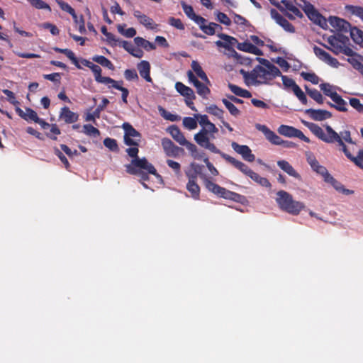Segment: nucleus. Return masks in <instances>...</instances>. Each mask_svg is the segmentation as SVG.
<instances>
[{
  "label": "nucleus",
  "mask_w": 363,
  "mask_h": 363,
  "mask_svg": "<svg viewBox=\"0 0 363 363\" xmlns=\"http://www.w3.org/2000/svg\"><path fill=\"white\" fill-rule=\"evenodd\" d=\"M124 130V142L128 146H133L126 149L127 154L133 159L130 164H126V172L130 174L138 176L142 180L148 179V174L155 176L160 183H162V177L157 174L156 169L145 157H138L139 150L138 146L141 140L140 133L130 123H124L122 125Z\"/></svg>",
  "instance_id": "1"
},
{
  "label": "nucleus",
  "mask_w": 363,
  "mask_h": 363,
  "mask_svg": "<svg viewBox=\"0 0 363 363\" xmlns=\"http://www.w3.org/2000/svg\"><path fill=\"white\" fill-rule=\"evenodd\" d=\"M240 72L246 84L253 86L269 84L270 81L281 75L280 70L276 66L263 67L261 65H257L251 72L242 69Z\"/></svg>",
  "instance_id": "2"
},
{
  "label": "nucleus",
  "mask_w": 363,
  "mask_h": 363,
  "mask_svg": "<svg viewBox=\"0 0 363 363\" xmlns=\"http://www.w3.org/2000/svg\"><path fill=\"white\" fill-rule=\"evenodd\" d=\"M302 123L306 127H307L318 139L326 143H337L342 148L344 147L345 143H342L339 138V134L335 132L331 126L328 125H325V130H323L318 125L302 121Z\"/></svg>",
  "instance_id": "3"
},
{
  "label": "nucleus",
  "mask_w": 363,
  "mask_h": 363,
  "mask_svg": "<svg viewBox=\"0 0 363 363\" xmlns=\"http://www.w3.org/2000/svg\"><path fill=\"white\" fill-rule=\"evenodd\" d=\"M218 131V130L216 125L210 121L207 125L203 127L199 133L194 135V140L199 146L207 149L213 153L220 154L221 152L213 143L210 142L211 139H215L216 137L214 134L217 133Z\"/></svg>",
  "instance_id": "4"
},
{
  "label": "nucleus",
  "mask_w": 363,
  "mask_h": 363,
  "mask_svg": "<svg viewBox=\"0 0 363 363\" xmlns=\"http://www.w3.org/2000/svg\"><path fill=\"white\" fill-rule=\"evenodd\" d=\"M276 201L281 210L294 216L298 215L306 207L303 202L294 200L289 193L284 190L277 193Z\"/></svg>",
  "instance_id": "5"
},
{
  "label": "nucleus",
  "mask_w": 363,
  "mask_h": 363,
  "mask_svg": "<svg viewBox=\"0 0 363 363\" xmlns=\"http://www.w3.org/2000/svg\"><path fill=\"white\" fill-rule=\"evenodd\" d=\"M327 42L329 46L325 44H323V45L335 55L343 53L348 57H352L354 55V51L348 46L349 38L344 35L337 34L330 35L327 38Z\"/></svg>",
  "instance_id": "6"
},
{
  "label": "nucleus",
  "mask_w": 363,
  "mask_h": 363,
  "mask_svg": "<svg viewBox=\"0 0 363 363\" xmlns=\"http://www.w3.org/2000/svg\"><path fill=\"white\" fill-rule=\"evenodd\" d=\"M294 1L296 6L301 8L315 24L323 28L327 26V20L315 10L311 3L306 0H294Z\"/></svg>",
  "instance_id": "7"
},
{
  "label": "nucleus",
  "mask_w": 363,
  "mask_h": 363,
  "mask_svg": "<svg viewBox=\"0 0 363 363\" xmlns=\"http://www.w3.org/2000/svg\"><path fill=\"white\" fill-rule=\"evenodd\" d=\"M274 5L290 19H295L296 17H303V13L294 4V1L282 0L280 3L274 4Z\"/></svg>",
  "instance_id": "8"
},
{
  "label": "nucleus",
  "mask_w": 363,
  "mask_h": 363,
  "mask_svg": "<svg viewBox=\"0 0 363 363\" xmlns=\"http://www.w3.org/2000/svg\"><path fill=\"white\" fill-rule=\"evenodd\" d=\"M204 184L206 188L214 194L226 199H235L238 194L233 193L226 189L210 181L208 179H204Z\"/></svg>",
  "instance_id": "9"
},
{
  "label": "nucleus",
  "mask_w": 363,
  "mask_h": 363,
  "mask_svg": "<svg viewBox=\"0 0 363 363\" xmlns=\"http://www.w3.org/2000/svg\"><path fill=\"white\" fill-rule=\"evenodd\" d=\"M279 134L289 138H298L306 143H310V139L305 136L304 134L298 129L292 126L281 125L278 128Z\"/></svg>",
  "instance_id": "10"
},
{
  "label": "nucleus",
  "mask_w": 363,
  "mask_h": 363,
  "mask_svg": "<svg viewBox=\"0 0 363 363\" xmlns=\"http://www.w3.org/2000/svg\"><path fill=\"white\" fill-rule=\"evenodd\" d=\"M328 21L333 28L339 32L350 33L352 28L349 22L337 16H330Z\"/></svg>",
  "instance_id": "11"
},
{
  "label": "nucleus",
  "mask_w": 363,
  "mask_h": 363,
  "mask_svg": "<svg viewBox=\"0 0 363 363\" xmlns=\"http://www.w3.org/2000/svg\"><path fill=\"white\" fill-rule=\"evenodd\" d=\"M313 49L315 56L318 58H319V60L325 62L328 65L335 68H337L338 66L340 65V63L337 61V60L333 57L329 53L325 52L324 50L318 48L316 45H315Z\"/></svg>",
  "instance_id": "12"
},
{
  "label": "nucleus",
  "mask_w": 363,
  "mask_h": 363,
  "mask_svg": "<svg viewBox=\"0 0 363 363\" xmlns=\"http://www.w3.org/2000/svg\"><path fill=\"white\" fill-rule=\"evenodd\" d=\"M257 130L261 131L265 138L272 144L279 145L284 144V140L277 135L274 132L272 131L267 125L262 124H256Z\"/></svg>",
  "instance_id": "13"
},
{
  "label": "nucleus",
  "mask_w": 363,
  "mask_h": 363,
  "mask_svg": "<svg viewBox=\"0 0 363 363\" xmlns=\"http://www.w3.org/2000/svg\"><path fill=\"white\" fill-rule=\"evenodd\" d=\"M162 146L168 157H176L184 152V150L177 145L169 138L162 140Z\"/></svg>",
  "instance_id": "14"
},
{
  "label": "nucleus",
  "mask_w": 363,
  "mask_h": 363,
  "mask_svg": "<svg viewBox=\"0 0 363 363\" xmlns=\"http://www.w3.org/2000/svg\"><path fill=\"white\" fill-rule=\"evenodd\" d=\"M306 160L311 166V169L317 174L321 175L323 179H325L330 174L325 167L320 164L318 161L311 152L306 153Z\"/></svg>",
  "instance_id": "15"
},
{
  "label": "nucleus",
  "mask_w": 363,
  "mask_h": 363,
  "mask_svg": "<svg viewBox=\"0 0 363 363\" xmlns=\"http://www.w3.org/2000/svg\"><path fill=\"white\" fill-rule=\"evenodd\" d=\"M231 147L234 151L240 155L245 161L252 162L255 160V155L252 153L251 149L247 145H239L235 142H233Z\"/></svg>",
  "instance_id": "16"
},
{
  "label": "nucleus",
  "mask_w": 363,
  "mask_h": 363,
  "mask_svg": "<svg viewBox=\"0 0 363 363\" xmlns=\"http://www.w3.org/2000/svg\"><path fill=\"white\" fill-rule=\"evenodd\" d=\"M271 17L276 21L277 24L283 28L284 30L289 33H294L295 28L294 26L278 13L276 9H272L270 11Z\"/></svg>",
  "instance_id": "17"
},
{
  "label": "nucleus",
  "mask_w": 363,
  "mask_h": 363,
  "mask_svg": "<svg viewBox=\"0 0 363 363\" xmlns=\"http://www.w3.org/2000/svg\"><path fill=\"white\" fill-rule=\"evenodd\" d=\"M220 155L227 162L232 164L235 168L239 169L240 172H242L243 174L248 176L249 177L253 172V171L251 169H250L245 163L242 162L241 161H239L235 159L234 157L223 152H220Z\"/></svg>",
  "instance_id": "18"
},
{
  "label": "nucleus",
  "mask_w": 363,
  "mask_h": 363,
  "mask_svg": "<svg viewBox=\"0 0 363 363\" xmlns=\"http://www.w3.org/2000/svg\"><path fill=\"white\" fill-rule=\"evenodd\" d=\"M306 113L314 121H322L330 118L332 113L326 110L309 108Z\"/></svg>",
  "instance_id": "19"
},
{
  "label": "nucleus",
  "mask_w": 363,
  "mask_h": 363,
  "mask_svg": "<svg viewBox=\"0 0 363 363\" xmlns=\"http://www.w3.org/2000/svg\"><path fill=\"white\" fill-rule=\"evenodd\" d=\"M189 182L186 184V189L191 194V196L194 199H199L200 195V187L196 184V175L188 174Z\"/></svg>",
  "instance_id": "20"
},
{
  "label": "nucleus",
  "mask_w": 363,
  "mask_h": 363,
  "mask_svg": "<svg viewBox=\"0 0 363 363\" xmlns=\"http://www.w3.org/2000/svg\"><path fill=\"white\" fill-rule=\"evenodd\" d=\"M59 117L66 123H73L78 120L79 116L77 113L70 111L67 106H64L61 108Z\"/></svg>",
  "instance_id": "21"
},
{
  "label": "nucleus",
  "mask_w": 363,
  "mask_h": 363,
  "mask_svg": "<svg viewBox=\"0 0 363 363\" xmlns=\"http://www.w3.org/2000/svg\"><path fill=\"white\" fill-rule=\"evenodd\" d=\"M133 15L138 18L139 22L148 29L156 28L157 25L154 23L153 20L145 14H143L139 11H135Z\"/></svg>",
  "instance_id": "22"
},
{
  "label": "nucleus",
  "mask_w": 363,
  "mask_h": 363,
  "mask_svg": "<svg viewBox=\"0 0 363 363\" xmlns=\"http://www.w3.org/2000/svg\"><path fill=\"white\" fill-rule=\"evenodd\" d=\"M277 165L289 176L298 180L301 179V175L294 169V168L286 160H279Z\"/></svg>",
  "instance_id": "23"
},
{
  "label": "nucleus",
  "mask_w": 363,
  "mask_h": 363,
  "mask_svg": "<svg viewBox=\"0 0 363 363\" xmlns=\"http://www.w3.org/2000/svg\"><path fill=\"white\" fill-rule=\"evenodd\" d=\"M138 69L139 71L140 75L144 78L147 82H151L152 78L150 75V65L146 60L141 61L138 65Z\"/></svg>",
  "instance_id": "24"
},
{
  "label": "nucleus",
  "mask_w": 363,
  "mask_h": 363,
  "mask_svg": "<svg viewBox=\"0 0 363 363\" xmlns=\"http://www.w3.org/2000/svg\"><path fill=\"white\" fill-rule=\"evenodd\" d=\"M219 37L223 40L222 41L221 40L216 41V45L218 47L224 48L225 49L229 48H233V46H234L235 45V43L238 42L235 38L229 36L225 34H220V35H219Z\"/></svg>",
  "instance_id": "25"
},
{
  "label": "nucleus",
  "mask_w": 363,
  "mask_h": 363,
  "mask_svg": "<svg viewBox=\"0 0 363 363\" xmlns=\"http://www.w3.org/2000/svg\"><path fill=\"white\" fill-rule=\"evenodd\" d=\"M342 150L345 153V155L347 156L348 159H350L351 161H352L357 167L360 168H363V150H360L358 152L357 156L354 157L348 150L345 145L344 147L342 148Z\"/></svg>",
  "instance_id": "26"
},
{
  "label": "nucleus",
  "mask_w": 363,
  "mask_h": 363,
  "mask_svg": "<svg viewBox=\"0 0 363 363\" xmlns=\"http://www.w3.org/2000/svg\"><path fill=\"white\" fill-rule=\"evenodd\" d=\"M168 131L174 140H176L180 145L186 143V140L184 134L181 132L177 125H171L168 128Z\"/></svg>",
  "instance_id": "27"
},
{
  "label": "nucleus",
  "mask_w": 363,
  "mask_h": 363,
  "mask_svg": "<svg viewBox=\"0 0 363 363\" xmlns=\"http://www.w3.org/2000/svg\"><path fill=\"white\" fill-rule=\"evenodd\" d=\"M334 104L328 102V105L334 107L339 111L345 112L347 111V104L338 94L332 99Z\"/></svg>",
  "instance_id": "28"
},
{
  "label": "nucleus",
  "mask_w": 363,
  "mask_h": 363,
  "mask_svg": "<svg viewBox=\"0 0 363 363\" xmlns=\"http://www.w3.org/2000/svg\"><path fill=\"white\" fill-rule=\"evenodd\" d=\"M191 67L192 70L195 72L196 76L199 77L203 82H204L207 84H211V82L205 73V72L203 70L202 67L199 65V63L196 61L193 60L191 64Z\"/></svg>",
  "instance_id": "29"
},
{
  "label": "nucleus",
  "mask_w": 363,
  "mask_h": 363,
  "mask_svg": "<svg viewBox=\"0 0 363 363\" xmlns=\"http://www.w3.org/2000/svg\"><path fill=\"white\" fill-rule=\"evenodd\" d=\"M237 48L240 50L255 54L258 56L262 55V52L260 49H259L255 45L248 42L238 43Z\"/></svg>",
  "instance_id": "30"
},
{
  "label": "nucleus",
  "mask_w": 363,
  "mask_h": 363,
  "mask_svg": "<svg viewBox=\"0 0 363 363\" xmlns=\"http://www.w3.org/2000/svg\"><path fill=\"white\" fill-rule=\"evenodd\" d=\"M175 89L178 93H179L182 96H183L184 98L186 97H191L192 98L194 96V91L190 87L186 86L183 83L178 82L175 84Z\"/></svg>",
  "instance_id": "31"
},
{
  "label": "nucleus",
  "mask_w": 363,
  "mask_h": 363,
  "mask_svg": "<svg viewBox=\"0 0 363 363\" xmlns=\"http://www.w3.org/2000/svg\"><path fill=\"white\" fill-rule=\"evenodd\" d=\"M209 85L210 84H207L204 82H201L199 81L194 85V86L196 89L197 94L200 96H201L203 99H207L211 92L210 89L208 88Z\"/></svg>",
  "instance_id": "32"
},
{
  "label": "nucleus",
  "mask_w": 363,
  "mask_h": 363,
  "mask_svg": "<svg viewBox=\"0 0 363 363\" xmlns=\"http://www.w3.org/2000/svg\"><path fill=\"white\" fill-rule=\"evenodd\" d=\"M54 50L57 52L65 55L77 67L81 68V65H79L77 58L75 57L74 53L71 50L67 48L62 49L59 48H55Z\"/></svg>",
  "instance_id": "33"
},
{
  "label": "nucleus",
  "mask_w": 363,
  "mask_h": 363,
  "mask_svg": "<svg viewBox=\"0 0 363 363\" xmlns=\"http://www.w3.org/2000/svg\"><path fill=\"white\" fill-rule=\"evenodd\" d=\"M350 33L353 41L363 48V31L353 27Z\"/></svg>",
  "instance_id": "34"
},
{
  "label": "nucleus",
  "mask_w": 363,
  "mask_h": 363,
  "mask_svg": "<svg viewBox=\"0 0 363 363\" xmlns=\"http://www.w3.org/2000/svg\"><path fill=\"white\" fill-rule=\"evenodd\" d=\"M319 86L324 94L329 96L331 99L337 94L335 87L329 83H322Z\"/></svg>",
  "instance_id": "35"
},
{
  "label": "nucleus",
  "mask_w": 363,
  "mask_h": 363,
  "mask_svg": "<svg viewBox=\"0 0 363 363\" xmlns=\"http://www.w3.org/2000/svg\"><path fill=\"white\" fill-rule=\"evenodd\" d=\"M134 42L138 46L143 48L147 51L152 50L156 48V46L154 43L141 37H135L134 38Z\"/></svg>",
  "instance_id": "36"
},
{
  "label": "nucleus",
  "mask_w": 363,
  "mask_h": 363,
  "mask_svg": "<svg viewBox=\"0 0 363 363\" xmlns=\"http://www.w3.org/2000/svg\"><path fill=\"white\" fill-rule=\"evenodd\" d=\"M307 94L318 104H322L324 102V98L321 93L315 89H309L307 86H305Z\"/></svg>",
  "instance_id": "37"
},
{
  "label": "nucleus",
  "mask_w": 363,
  "mask_h": 363,
  "mask_svg": "<svg viewBox=\"0 0 363 363\" xmlns=\"http://www.w3.org/2000/svg\"><path fill=\"white\" fill-rule=\"evenodd\" d=\"M92 60H94V62L99 63L101 66L106 67L111 70H113L114 69V66L112 64V62L108 59L105 57L104 56L95 55L92 57Z\"/></svg>",
  "instance_id": "38"
},
{
  "label": "nucleus",
  "mask_w": 363,
  "mask_h": 363,
  "mask_svg": "<svg viewBox=\"0 0 363 363\" xmlns=\"http://www.w3.org/2000/svg\"><path fill=\"white\" fill-rule=\"evenodd\" d=\"M250 177L254 182H255L256 183L259 184L262 186H264V187H267V188H270L271 187V184H270V182H269V180L267 178L261 177L260 175H259L258 174H257L255 172H253L252 173V174L250 175Z\"/></svg>",
  "instance_id": "39"
},
{
  "label": "nucleus",
  "mask_w": 363,
  "mask_h": 363,
  "mask_svg": "<svg viewBox=\"0 0 363 363\" xmlns=\"http://www.w3.org/2000/svg\"><path fill=\"white\" fill-rule=\"evenodd\" d=\"M206 110L208 113L215 116L220 121L223 119L224 111L216 105H211L206 107Z\"/></svg>",
  "instance_id": "40"
},
{
  "label": "nucleus",
  "mask_w": 363,
  "mask_h": 363,
  "mask_svg": "<svg viewBox=\"0 0 363 363\" xmlns=\"http://www.w3.org/2000/svg\"><path fill=\"white\" fill-rule=\"evenodd\" d=\"M33 7L37 9H45L51 11L50 6L42 0H26Z\"/></svg>",
  "instance_id": "41"
},
{
  "label": "nucleus",
  "mask_w": 363,
  "mask_h": 363,
  "mask_svg": "<svg viewBox=\"0 0 363 363\" xmlns=\"http://www.w3.org/2000/svg\"><path fill=\"white\" fill-rule=\"evenodd\" d=\"M182 123L186 129L190 130L197 128V119L195 117H184Z\"/></svg>",
  "instance_id": "42"
},
{
  "label": "nucleus",
  "mask_w": 363,
  "mask_h": 363,
  "mask_svg": "<svg viewBox=\"0 0 363 363\" xmlns=\"http://www.w3.org/2000/svg\"><path fill=\"white\" fill-rule=\"evenodd\" d=\"M55 1L62 11L69 13L73 18H77L75 11L73 8H72L71 6H69L67 3L64 2L62 0H55Z\"/></svg>",
  "instance_id": "43"
},
{
  "label": "nucleus",
  "mask_w": 363,
  "mask_h": 363,
  "mask_svg": "<svg viewBox=\"0 0 363 363\" xmlns=\"http://www.w3.org/2000/svg\"><path fill=\"white\" fill-rule=\"evenodd\" d=\"M301 76L303 77V79L306 81L310 82L313 84H318L320 82V78L313 72H302L301 73Z\"/></svg>",
  "instance_id": "44"
},
{
  "label": "nucleus",
  "mask_w": 363,
  "mask_h": 363,
  "mask_svg": "<svg viewBox=\"0 0 363 363\" xmlns=\"http://www.w3.org/2000/svg\"><path fill=\"white\" fill-rule=\"evenodd\" d=\"M346 9L352 14L359 17L363 22V7L348 5L346 6Z\"/></svg>",
  "instance_id": "45"
},
{
  "label": "nucleus",
  "mask_w": 363,
  "mask_h": 363,
  "mask_svg": "<svg viewBox=\"0 0 363 363\" xmlns=\"http://www.w3.org/2000/svg\"><path fill=\"white\" fill-rule=\"evenodd\" d=\"M92 72L94 73L95 80L99 83L103 84V81L108 78V77L101 76V69L99 65L92 64Z\"/></svg>",
  "instance_id": "46"
},
{
  "label": "nucleus",
  "mask_w": 363,
  "mask_h": 363,
  "mask_svg": "<svg viewBox=\"0 0 363 363\" xmlns=\"http://www.w3.org/2000/svg\"><path fill=\"white\" fill-rule=\"evenodd\" d=\"M222 102L228 108L231 115L237 116L240 114V111L231 101L226 99H223L222 100Z\"/></svg>",
  "instance_id": "47"
},
{
  "label": "nucleus",
  "mask_w": 363,
  "mask_h": 363,
  "mask_svg": "<svg viewBox=\"0 0 363 363\" xmlns=\"http://www.w3.org/2000/svg\"><path fill=\"white\" fill-rule=\"evenodd\" d=\"M324 181L331 184L334 187V189L339 192H340L341 190H343V185H342L341 183L337 182L333 176L330 175V174H329L327 176Z\"/></svg>",
  "instance_id": "48"
},
{
  "label": "nucleus",
  "mask_w": 363,
  "mask_h": 363,
  "mask_svg": "<svg viewBox=\"0 0 363 363\" xmlns=\"http://www.w3.org/2000/svg\"><path fill=\"white\" fill-rule=\"evenodd\" d=\"M123 82L120 81H116L110 77L108 79H105V80L103 81V84L107 85L108 87H113L118 90L122 91V89H124L121 86Z\"/></svg>",
  "instance_id": "49"
},
{
  "label": "nucleus",
  "mask_w": 363,
  "mask_h": 363,
  "mask_svg": "<svg viewBox=\"0 0 363 363\" xmlns=\"http://www.w3.org/2000/svg\"><path fill=\"white\" fill-rule=\"evenodd\" d=\"M182 7L184 13L191 19L194 20L198 16L196 15L193 9V7L190 5H187L184 1L181 2Z\"/></svg>",
  "instance_id": "50"
},
{
  "label": "nucleus",
  "mask_w": 363,
  "mask_h": 363,
  "mask_svg": "<svg viewBox=\"0 0 363 363\" xmlns=\"http://www.w3.org/2000/svg\"><path fill=\"white\" fill-rule=\"evenodd\" d=\"M159 111L161 116L166 120L170 121L172 122L177 121L179 119V116L178 115L172 114L170 112L167 111L162 107L159 108Z\"/></svg>",
  "instance_id": "51"
},
{
  "label": "nucleus",
  "mask_w": 363,
  "mask_h": 363,
  "mask_svg": "<svg viewBox=\"0 0 363 363\" xmlns=\"http://www.w3.org/2000/svg\"><path fill=\"white\" fill-rule=\"evenodd\" d=\"M38 118L39 117L38 116L37 113L34 110H33L30 108H26L25 116L23 118L24 120L27 121H34L35 123H36Z\"/></svg>",
  "instance_id": "52"
},
{
  "label": "nucleus",
  "mask_w": 363,
  "mask_h": 363,
  "mask_svg": "<svg viewBox=\"0 0 363 363\" xmlns=\"http://www.w3.org/2000/svg\"><path fill=\"white\" fill-rule=\"evenodd\" d=\"M292 91L303 104L306 105L307 104V97L299 86L297 85Z\"/></svg>",
  "instance_id": "53"
},
{
  "label": "nucleus",
  "mask_w": 363,
  "mask_h": 363,
  "mask_svg": "<svg viewBox=\"0 0 363 363\" xmlns=\"http://www.w3.org/2000/svg\"><path fill=\"white\" fill-rule=\"evenodd\" d=\"M108 103L109 101L107 99L103 98L101 104L97 106L94 113H92V120H94L95 118L99 117L100 112L106 108Z\"/></svg>",
  "instance_id": "54"
},
{
  "label": "nucleus",
  "mask_w": 363,
  "mask_h": 363,
  "mask_svg": "<svg viewBox=\"0 0 363 363\" xmlns=\"http://www.w3.org/2000/svg\"><path fill=\"white\" fill-rule=\"evenodd\" d=\"M281 77L283 85L285 89H291L293 90L296 86V83L295 81L287 76L285 75H280Z\"/></svg>",
  "instance_id": "55"
},
{
  "label": "nucleus",
  "mask_w": 363,
  "mask_h": 363,
  "mask_svg": "<svg viewBox=\"0 0 363 363\" xmlns=\"http://www.w3.org/2000/svg\"><path fill=\"white\" fill-rule=\"evenodd\" d=\"M220 28V26L216 23H210L206 25L204 28H202V31L207 35H213L216 33V29Z\"/></svg>",
  "instance_id": "56"
},
{
  "label": "nucleus",
  "mask_w": 363,
  "mask_h": 363,
  "mask_svg": "<svg viewBox=\"0 0 363 363\" xmlns=\"http://www.w3.org/2000/svg\"><path fill=\"white\" fill-rule=\"evenodd\" d=\"M104 145L111 151L118 150V145L115 139L107 138L104 140Z\"/></svg>",
  "instance_id": "57"
},
{
  "label": "nucleus",
  "mask_w": 363,
  "mask_h": 363,
  "mask_svg": "<svg viewBox=\"0 0 363 363\" xmlns=\"http://www.w3.org/2000/svg\"><path fill=\"white\" fill-rule=\"evenodd\" d=\"M50 133L47 134V136L53 140H56V135H60L61 133L60 130L56 124L50 125Z\"/></svg>",
  "instance_id": "58"
},
{
  "label": "nucleus",
  "mask_w": 363,
  "mask_h": 363,
  "mask_svg": "<svg viewBox=\"0 0 363 363\" xmlns=\"http://www.w3.org/2000/svg\"><path fill=\"white\" fill-rule=\"evenodd\" d=\"M76 24L77 29L81 33H84L86 31L84 21L82 16H78L77 18H73Z\"/></svg>",
  "instance_id": "59"
},
{
  "label": "nucleus",
  "mask_w": 363,
  "mask_h": 363,
  "mask_svg": "<svg viewBox=\"0 0 363 363\" xmlns=\"http://www.w3.org/2000/svg\"><path fill=\"white\" fill-rule=\"evenodd\" d=\"M72 128L91 135V124H85L82 126L80 124H74L72 125Z\"/></svg>",
  "instance_id": "60"
},
{
  "label": "nucleus",
  "mask_w": 363,
  "mask_h": 363,
  "mask_svg": "<svg viewBox=\"0 0 363 363\" xmlns=\"http://www.w3.org/2000/svg\"><path fill=\"white\" fill-rule=\"evenodd\" d=\"M350 104L359 113H363V104L360 102V101L358 99H350Z\"/></svg>",
  "instance_id": "61"
},
{
  "label": "nucleus",
  "mask_w": 363,
  "mask_h": 363,
  "mask_svg": "<svg viewBox=\"0 0 363 363\" xmlns=\"http://www.w3.org/2000/svg\"><path fill=\"white\" fill-rule=\"evenodd\" d=\"M338 134H339V138H340L342 143H344V141H345V142H347L350 144L354 143L351 138V134L349 130H344V131L340 132Z\"/></svg>",
  "instance_id": "62"
},
{
  "label": "nucleus",
  "mask_w": 363,
  "mask_h": 363,
  "mask_svg": "<svg viewBox=\"0 0 363 363\" xmlns=\"http://www.w3.org/2000/svg\"><path fill=\"white\" fill-rule=\"evenodd\" d=\"M54 152L58 157V158L60 160V161L63 163V164L65 165V167L67 169H69L70 167V164H69L67 157L63 155V153L57 148H55Z\"/></svg>",
  "instance_id": "63"
},
{
  "label": "nucleus",
  "mask_w": 363,
  "mask_h": 363,
  "mask_svg": "<svg viewBox=\"0 0 363 363\" xmlns=\"http://www.w3.org/2000/svg\"><path fill=\"white\" fill-rule=\"evenodd\" d=\"M182 145L185 146L187 148V150L191 152L192 157H194V158H197L198 148L194 144L186 140V143L183 144Z\"/></svg>",
  "instance_id": "64"
}]
</instances>
